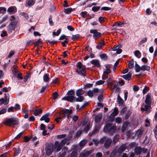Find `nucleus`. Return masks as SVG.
I'll use <instances>...</instances> for the list:
<instances>
[{
  "mask_svg": "<svg viewBox=\"0 0 157 157\" xmlns=\"http://www.w3.org/2000/svg\"><path fill=\"white\" fill-rule=\"evenodd\" d=\"M105 82L104 81L100 80L97 81L96 83V84L97 85H102V84H103Z\"/></svg>",
  "mask_w": 157,
  "mask_h": 157,
  "instance_id": "43",
  "label": "nucleus"
},
{
  "mask_svg": "<svg viewBox=\"0 0 157 157\" xmlns=\"http://www.w3.org/2000/svg\"><path fill=\"white\" fill-rule=\"evenodd\" d=\"M106 20V19L105 18L102 17H100L98 19V21L100 23L105 21Z\"/></svg>",
  "mask_w": 157,
  "mask_h": 157,
  "instance_id": "35",
  "label": "nucleus"
},
{
  "mask_svg": "<svg viewBox=\"0 0 157 157\" xmlns=\"http://www.w3.org/2000/svg\"><path fill=\"white\" fill-rule=\"evenodd\" d=\"M30 76V75L29 74H28L25 77L24 79V81L25 82H26L29 78Z\"/></svg>",
  "mask_w": 157,
  "mask_h": 157,
  "instance_id": "57",
  "label": "nucleus"
},
{
  "mask_svg": "<svg viewBox=\"0 0 157 157\" xmlns=\"http://www.w3.org/2000/svg\"><path fill=\"white\" fill-rule=\"evenodd\" d=\"M72 118L73 121L74 122H76L78 119V117L77 116L74 115Z\"/></svg>",
  "mask_w": 157,
  "mask_h": 157,
  "instance_id": "56",
  "label": "nucleus"
},
{
  "mask_svg": "<svg viewBox=\"0 0 157 157\" xmlns=\"http://www.w3.org/2000/svg\"><path fill=\"white\" fill-rule=\"evenodd\" d=\"M118 83L117 81H115L113 84H111V86L110 87V88L112 90H113L115 89V88H117Z\"/></svg>",
  "mask_w": 157,
  "mask_h": 157,
  "instance_id": "19",
  "label": "nucleus"
},
{
  "mask_svg": "<svg viewBox=\"0 0 157 157\" xmlns=\"http://www.w3.org/2000/svg\"><path fill=\"white\" fill-rule=\"evenodd\" d=\"M31 139V137H28L26 136H25L24 137V141L26 142H28Z\"/></svg>",
  "mask_w": 157,
  "mask_h": 157,
  "instance_id": "58",
  "label": "nucleus"
},
{
  "mask_svg": "<svg viewBox=\"0 0 157 157\" xmlns=\"http://www.w3.org/2000/svg\"><path fill=\"white\" fill-rule=\"evenodd\" d=\"M134 54L135 56L138 57L139 58H140V57L141 55V53L140 51L139 50H136L134 52Z\"/></svg>",
  "mask_w": 157,
  "mask_h": 157,
  "instance_id": "29",
  "label": "nucleus"
},
{
  "mask_svg": "<svg viewBox=\"0 0 157 157\" xmlns=\"http://www.w3.org/2000/svg\"><path fill=\"white\" fill-rule=\"evenodd\" d=\"M143 131L141 129H139L136 132V134L138 136H139L142 134Z\"/></svg>",
  "mask_w": 157,
  "mask_h": 157,
  "instance_id": "60",
  "label": "nucleus"
},
{
  "mask_svg": "<svg viewBox=\"0 0 157 157\" xmlns=\"http://www.w3.org/2000/svg\"><path fill=\"white\" fill-rule=\"evenodd\" d=\"M103 95H100L98 97V100L99 101H101L103 100Z\"/></svg>",
  "mask_w": 157,
  "mask_h": 157,
  "instance_id": "62",
  "label": "nucleus"
},
{
  "mask_svg": "<svg viewBox=\"0 0 157 157\" xmlns=\"http://www.w3.org/2000/svg\"><path fill=\"white\" fill-rule=\"evenodd\" d=\"M7 11L9 13H13L17 11V8L15 6H11L8 9Z\"/></svg>",
  "mask_w": 157,
  "mask_h": 157,
  "instance_id": "13",
  "label": "nucleus"
},
{
  "mask_svg": "<svg viewBox=\"0 0 157 157\" xmlns=\"http://www.w3.org/2000/svg\"><path fill=\"white\" fill-rule=\"evenodd\" d=\"M117 101L120 104H122L123 102V100L121 98L119 95H118L117 98Z\"/></svg>",
  "mask_w": 157,
  "mask_h": 157,
  "instance_id": "34",
  "label": "nucleus"
},
{
  "mask_svg": "<svg viewBox=\"0 0 157 157\" xmlns=\"http://www.w3.org/2000/svg\"><path fill=\"white\" fill-rule=\"evenodd\" d=\"M100 57L102 59H107V57L105 54H103L100 55Z\"/></svg>",
  "mask_w": 157,
  "mask_h": 157,
  "instance_id": "48",
  "label": "nucleus"
},
{
  "mask_svg": "<svg viewBox=\"0 0 157 157\" xmlns=\"http://www.w3.org/2000/svg\"><path fill=\"white\" fill-rule=\"evenodd\" d=\"M134 61L132 59L130 60L128 63V67L129 69H131L133 67Z\"/></svg>",
  "mask_w": 157,
  "mask_h": 157,
  "instance_id": "31",
  "label": "nucleus"
},
{
  "mask_svg": "<svg viewBox=\"0 0 157 157\" xmlns=\"http://www.w3.org/2000/svg\"><path fill=\"white\" fill-rule=\"evenodd\" d=\"M15 154L16 155H18L20 152V149L19 147H17V148L15 149Z\"/></svg>",
  "mask_w": 157,
  "mask_h": 157,
  "instance_id": "40",
  "label": "nucleus"
},
{
  "mask_svg": "<svg viewBox=\"0 0 157 157\" xmlns=\"http://www.w3.org/2000/svg\"><path fill=\"white\" fill-rule=\"evenodd\" d=\"M150 69V67L147 65H144L141 67V71H148Z\"/></svg>",
  "mask_w": 157,
  "mask_h": 157,
  "instance_id": "21",
  "label": "nucleus"
},
{
  "mask_svg": "<svg viewBox=\"0 0 157 157\" xmlns=\"http://www.w3.org/2000/svg\"><path fill=\"white\" fill-rule=\"evenodd\" d=\"M76 65L78 68L76 70L78 73L82 76H85L86 74L85 65H83L80 62L77 63Z\"/></svg>",
  "mask_w": 157,
  "mask_h": 157,
  "instance_id": "2",
  "label": "nucleus"
},
{
  "mask_svg": "<svg viewBox=\"0 0 157 157\" xmlns=\"http://www.w3.org/2000/svg\"><path fill=\"white\" fill-rule=\"evenodd\" d=\"M145 103L147 104L144 106L145 108H141V110L142 111H145L146 113L150 112V109L151 104V96L150 94H148L146 97L145 101Z\"/></svg>",
  "mask_w": 157,
  "mask_h": 157,
  "instance_id": "1",
  "label": "nucleus"
},
{
  "mask_svg": "<svg viewBox=\"0 0 157 157\" xmlns=\"http://www.w3.org/2000/svg\"><path fill=\"white\" fill-rule=\"evenodd\" d=\"M23 133V132H22L19 133L18 134L15 138V139H18L20 138V137L22 135Z\"/></svg>",
  "mask_w": 157,
  "mask_h": 157,
  "instance_id": "59",
  "label": "nucleus"
},
{
  "mask_svg": "<svg viewBox=\"0 0 157 157\" xmlns=\"http://www.w3.org/2000/svg\"><path fill=\"white\" fill-rule=\"evenodd\" d=\"M91 33L93 34V37L95 39H97L100 37L101 33L98 32L96 29H91L90 30Z\"/></svg>",
  "mask_w": 157,
  "mask_h": 157,
  "instance_id": "7",
  "label": "nucleus"
},
{
  "mask_svg": "<svg viewBox=\"0 0 157 157\" xmlns=\"http://www.w3.org/2000/svg\"><path fill=\"white\" fill-rule=\"evenodd\" d=\"M77 156V152L75 151H73L71 154L70 157H76Z\"/></svg>",
  "mask_w": 157,
  "mask_h": 157,
  "instance_id": "55",
  "label": "nucleus"
},
{
  "mask_svg": "<svg viewBox=\"0 0 157 157\" xmlns=\"http://www.w3.org/2000/svg\"><path fill=\"white\" fill-rule=\"evenodd\" d=\"M126 149H128V148L126 144L121 145L117 151L116 153V155H120Z\"/></svg>",
  "mask_w": 157,
  "mask_h": 157,
  "instance_id": "6",
  "label": "nucleus"
},
{
  "mask_svg": "<svg viewBox=\"0 0 157 157\" xmlns=\"http://www.w3.org/2000/svg\"><path fill=\"white\" fill-rule=\"evenodd\" d=\"M49 113H47L43 115L40 118V120L41 121H44L45 122L48 123L49 122L50 118L49 117Z\"/></svg>",
  "mask_w": 157,
  "mask_h": 157,
  "instance_id": "9",
  "label": "nucleus"
},
{
  "mask_svg": "<svg viewBox=\"0 0 157 157\" xmlns=\"http://www.w3.org/2000/svg\"><path fill=\"white\" fill-rule=\"evenodd\" d=\"M42 112L41 109H34L33 114L35 116H38Z\"/></svg>",
  "mask_w": 157,
  "mask_h": 157,
  "instance_id": "17",
  "label": "nucleus"
},
{
  "mask_svg": "<svg viewBox=\"0 0 157 157\" xmlns=\"http://www.w3.org/2000/svg\"><path fill=\"white\" fill-rule=\"evenodd\" d=\"M149 88L145 86L143 90V92L144 94L146 93L148 90Z\"/></svg>",
  "mask_w": 157,
  "mask_h": 157,
  "instance_id": "44",
  "label": "nucleus"
},
{
  "mask_svg": "<svg viewBox=\"0 0 157 157\" xmlns=\"http://www.w3.org/2000/svg\"><path fill=\"white\" fill-rule=\"evenodd\" d=\"M106 139V137L105 136H103L102 138L101 139V140L100 141V143L101 144L103 143L104 142V141H105Z\"/></svg>",
  "mask_w": 157,
  "mask_h": 157,
  "instance_id": "61",
  "label": "nucleus"
},
{
  "mask_svg": "<svg viewBox=\"0 0 157 157\" xmlns=\"http://www.w3.org/2000/svg\"><path fill=\"white\" fill-rule=\"evenodd\" d=\"M79 36V35L78 34H77L75 35H72L71 37V39L73 40H75L78 39Z\"/></svg>",
  "mask_w": 157,
  "mask_h": 157,
  "instance_id": "36",
  "label": "nucleus"
},
{
  "mask_svg": "<svg viewBox=\"0 0 157 157\" xmlns=\"http://www.w3.org/2000/svg\"><path fill=\"white\" fill-rule=\"evenodd\" d=\"M142 151V149L140 147H136L135 149V152L137 154H139Z\"/></svg>",
  "mask_w": 157,
  "mask_h": 157,
  "instance_id": "25",
  "label": "nucleus"
},
{
  "mask_svg": "<svg viewBox=\"0 0 157 157\" xmlns=\"http://www.w3.org/2000/svg\"><path fill=\"white\" fill-rule=\"evenodd\" d=\"M121 121L122 119L120 117H117L115 119V121L117 123L119 124L121 122Z\"/></svg>",
  "mask_w": 157,
  "mask_h": 157,
  "instance_id": "42",
  "label": "nucleus"
},
{
  "mask_svg": "<svg viewBox=\"0 0 157 157\" xmlns=\"http://www.w3.org/2000/svg\"><path fill=\"white\" fill-rule=\"evenodd\" d=\"M87 143V140H82L79 143V146L80 147H83L86 143Z\"/></svg>",
  "mask_w": 157,
  "mask_h": 157,
  "instance_id": "30",
  "label": "nucleus"
},
{
  "mask_svg": "<svg viewBox=\"0 0 157 157\" xmlns=\"http://www.w3.org/2000/svg\"><path fill=\"white\" fill-rule=\"evenodd\" d=\"M62 99L63 100H67L71 102V98H69L68 96L63 97L62 98Z\"/></svg>",
  "mask_w": 157,
  "mask_h": 157,
  "instance_id": "47",
  "label": "nucleus"
},
{
  "mask_svg": "<svg viewBox=\"0 0 157 157\" xmlns=\"http://www.w3.org/2000/svg\"><path fill=\"white\" fill-rule=\"evenodd\" d=\"M58 96V94L56 92H54L52 95V97L54 99H56Z\"/></svg>",
  "mask_w": 157,
  "mask_h": 157,
  "instance_id": "51",
  "label": "nucleus"
},
{
  "mask_svg": "<svg viewBox=\"0 0 157 157\" xmlns=\"http://www.w3.org/2000/svg\"><path fill=\"white\" fill-rule=\"evenodd\" d=\"M72 11V9L71 8H69L64 10V12L67 14L70 13Z\"/></svg>",
  "mask_w": 157,
  "mask_h": 157,
  "instance_id": "37",
  "label": "nucleus"
},
{
  "mask_svg": "<svg viewBox=\"0 0 157 157\" xmlns=\"http://www.w3.org/2000/svg\"><path fill=\"white\" fill-rule=\"evenodd\" d=\"M61 119V117H58L57 118H56L55 119V121H56V122L57 123H58L60 120Z\"/></svg>",
  "mask_w": 157,
  "mask_h": 157,
  "instance_id": "64",
  "label": "nucleus"
},
{
  "mask_svg": "<svg viewBox=\"0 0 157 157\" xmlns=\"http://www.w3.org/2000/svg\"><path fill=\"white\" fill-rule=\"evenodd\" d=\"M72 111L71 109H65L63 111V114L64 116H67V118L69 119L71 118V114Z\"/></svg>",
  "mask_w": 157,
  "mask_h": 157,
  "instance_id": "10",
  "label": "nucleus"
},
{
  "mask_svg": "<svg viewBox=\"0 0 157 157\" xmlns=\"http://www.w3.org/2000/svg\"><path fill=\"white\" fill-rule=\"evenodd\" d=\"M53 151V147H48L47 149L46 153L48 155H49Z\"/></svg>",
  "mask_w": 157,
  "mask_h": 157,
  "instance_id": "22",
  "label": "nucleus"
},
{
  "mask_svg": "<svg viewBox=\"0 0 157 157\" xmlns=\"http://www.w3.org/2000/svg\"><path fill=\"white\" fill-rule=\"evenodd\" d=\"M92 64L94 65V66L98 67H99L100 66V64L99 61L97 60H93L91 61Z\"/></svg>",
  "mask_w": 157,
  "mask_h": 157,
  "instance_id": "18",
  "label": "nucleus"
},
{
  "mask_svg": "<svg viewBox=\"0 0 157 157\" xmlns=\"http://www.w3.org/2000/svg\"><path fill=\"white\" fill-rule=\"evenodd\" d=\"M35 3L34 0H27L26 1L27 5L28 6H33Z\"/></svg>",
  "mask_w": 157,
  "mask_h": 157,
  "instance_id": "26",
  "label": "nucleus"
},
{
  "mask_svg": "<svg viewBox=\"0 0 157 157\" xmlns=\"http://www.w3.org/2000/svg\"><path fill=\"white\" fill-rule=\"evenodd\" d=\"M4 124L5 125L10 126L17 125L18 124L19 122L17 119L12 117L6 119Z\"/></svg>",
  "mask_w": 157,
  "mask_h": 157,
  "instance_id": "3",
  "label": "nucleus"
},
{
  "mask_svg": "<svg viewBox=\"0 0 157 157\" xmlns=\"http://www.w3.org/2000/svg\"><path fill=\"white\" fill-rule=\"evenodd\" d=\"M121 47V45L116 46L115 47H113L112 48V50L114 51H116V53L117 54L121 53L122 52V50L120 48Z\"/></svg>",
  "mask_w": 157,
  "mask_h": 157,
  "instance_id": "11",
  "label": "nucleus"
},
{
  "mask_svg": "<svg viewBox=\"0 0 157 157\" xmlns=\"http://www.w3.org/2000/svg\"><path fill=\"white\" fill-rule=\"evenodd\" d=\"M135 70L137 72H138L141 70V67H140L139 65L137 64L136 62Z\"/></svg>",
  "mask_w": 157,
  "mask_h": 157,
  "instance_id": "27",
  "label": "nucleus"
},
{
  "mask_svg": "<svg viewBox=\"0 0 157 157\" xmlns=\"http://www.w3.org/2000/svg\"><path fill=\"white\" fill-rule=\"evenodd\" d=\"M62 146L60 144H59L58 142H56L55 143V149H56L57 151H59L61 150Z\"/></svg>",
  "mask_w": 157,
  "mask_h": 157,
  "instance_id": "16",
  "label": "nucleus"
},
{
  "mask_svg": "<svg viewBox=\"0 0 157 157\" xmlns=\"http://www.w3.org/2000/svg\"><path fill=\"white\" fill-rule=\"evenodd\" d=\"M67 94L69 98H71V102L75 101V97L74 96L75 92L74 91L72 90H70L68 91Z\"/></svg>",
  "mask_w": 157,
  "mask_h": 157,
  "instance_id": "8",
  "label": "nucleus"
},
{
  "mask_svg": "<svg viewBox=\"0 0 157 157\" xmlns=\"http://www.w3.org/2000/svg\"><path fill=\"white\" fill-rule=\"evenodd\" d=\"M88 95L90 97H93V91L90 90L87 92Z\"/></svg>",
  "mask_w": 157,
  "mask_h": 157,
  "instance_id": "45",
  "label": "nucleus"
},
{
  "mask_svg": "<svg viewBox=\"0 0 157 157\" xmlns=\"http://www.w3.org/2000/svg\"><path fill=\"white\" fill-rule=\"evenodd\" d=\"M5 99L4 102V105H7L9 102V95L8 94H5Z\"/></svg>",
  "mask_w": 157,
  "mask_h": 157,
  "instance_id": "20",
  "label": "nucleus"
},
{
  "mask_svg": "<svg viewBox=\"0 0 157 157\" xmlns=\"http://www.w3.org/2000/svg\"><path fill=\"white\" fill-rule=\"evenodd\" d=\"M116 129V126L113 124H107L104 128V131L107 132L113 133L115 132Z\"/></svg>",
  "mask_w": 157,
  "mask_h": 157,
  "instance_id": "5",
  "label": "nucleus"
},
{
  "mask_svg": "<svg viewBox=\"0 0 157 157\" xmlns=\"http://www.w3.org/2000/svg\"><path fill=\"white\" fill-rule=\"evenodd\" d=\"M13 75L15 76H17V75L19 73H18V71L17 70H12Z\"/></svg>",
  "mask_w": 157,
  "mask_h": 157,
  "instance_id": "53",
  "label": "nucleus"
},
{
  "mask_svg": "<svg viewBox=\"0 0 157 157\" xmlns=\"http://www.w3.org/2000/svg\"><path fill=\"white\" fill-rule=\"evenodd\" d=\"M128 124L129 123L128 122H126L124 123V124H123L122 128V131L123 132H124V131L126 128L127 127V126L128 125Z\"/></svg>",
  "mask_w": 157,
  "mask_h": 157,
  "instance_id": "38",
  "label": "nucleus"
},
{
  "mask_svg": "<svg viewBox=\"0 0 157 157\" xmlns=\"http://www.w3.org/2000/svg\"><path fill=\"white\" fill-rule=\"evenodd\" d=\"M6 9L4 7H0V13L5 14L6 12Z\"/></svg>",
  "mask_w": 157,
  "mask_h": 157,
  "instance_id": "33",
  "label": "nucleus"
},
{
  "mask_svg": "<svg viewBox=\"0 0 157 157\" xmlns=\"http://www.w3.org/2000/svg\"><path fill=\"white\" fill-rule=\"evenodd\" d=\"M8 18V16L7 15L3 17L2 20H0V23H2L5 21Z\"/></svg>",
  "mask_w": 157,
  "mask_h": 157,
  "instance_id": "41",
  "label": "nucleus"
},
{
  "mask_svg": "<svg viewBox=\"0 0 157 157\" xmlns=\"http://www.w3.org/2000/svg\"><path fill=\"white\" fill-rule=\"evenodd\" d=\"M132 75L131 72H129L127 74L122 76V77L125 80H129L131 79Z\"/></svg>",
  "mask_w": 157,
  "mask_h": 157,
  "instance_id": "14",
  "label": "nucleus"
},
{
  "mask_svg": "<svg viewBox=\"0 0 157 157\" xmlns=\"http://www.w3.org/2000/svg\"><path fill=\"white\" fill-rule=\"evenodd\" d=\"M51 77L48 74H45L43 76V79L44 81L47 83H48Z\"/></svg>",
  "mask_w": 157,
  "mask_h": 157,
  "instance_id": "15",
  "label": "nucleus"
},
{
  "mask_svg": "<svg viewBox=\"0 0 157 157\" xmlns=\"http://www.w3.org/2000/svg\"><path fill=\"white\" fill-rule=\"evenodd\" d=\"M119 139V136L118 135H116L114 137L113 141L114 143H116L118 141Z\"/></svg>",
  "mask_w": 157,
  "mask_h": 157,
  "instance_id": "39",
  "label": "nucleus"
},
{
  "mask_svg": "<svg viewBox=\"0 0 157 157\" xmlns=\"http://www.w3.org/2000/svg\"><path fill=\"white\" fill-rule=\"evenodd\" d=\"M104 66V67L103 68L104 71L103 72L102 79L105 80L107 78V75L111 72L110 68L112 66L109 64H106Z\"/></svg>",
  "mask_w": 157,
  "mask_h": 157,
  "instance_id": "4",
  "label": "nucleus"
},
{
  "mask_svg": "<svg viewBox=\"0 0 157 157\" xmlns=\"http://www.w3.org/2000/svg\"><path fill=\"white\" fill-rule=\"evenodd\" d=\"M67 140L68 139H67L65 138L61 142L60 144L63 145L67 141Z\"/></svg>",
  "mask_w": 157,
  "mask_h": 157,
  "instance_id": "54",
  "label": "nucleus"
},
{
  "mask_svg": "<svg viewBox=\"0 0 157 157\" xmlns=\"http://www.w3.org/2000/svg\"><path fill=\"white\" fill-rule=\"evenodd\" d=\"M83 94L84 91L81 89H78L76 92V95L78 96H81Z\"/></svg>",
  "mask_w": 157,
  "mask_h": 157,
  "instance_id": "24",
  "label": "nucleus"
},
{
  "mask_svg": "<svg viewBox=\"0 0 157 157\" xmlns=\"http://www.w3.org/2000/svg\"><path fill=\"white\" fill-rule=\"evenodd\" d=\"M154 132L155 134V136L157 138V126L156 125L154 129Z\"/></svg>",
  "mask_w": 157,
  "mask_h": 157,
  "instance_id": "52",
  "label": "nucleus"
},
{
  "mask_svg": "<svg viewBox=\"0 0 157 157\" xmlns=\"http://www.w3.org/2000/svg\"><path fill=\"white\" fill-rule=\"evenodd\" d=\"M20 15L21 16H23L24 17L25 19H27L28 18L29 16L28 14L24 13H20Z\"/></svg>",
  "mask_w": 157,
  "mask_h": 157,
  "instance_id": "49",
  "label": "nucleus"
},
{
  "mask_svg": "<svg viewBox=\"0 0 157 157\" xmlns=\"http://www.w3.org/2000/svg\"><path fill=\"white\" fill-rule=\"evenodd\" d=\"M112 141V140L110 139H107L104 144V147L107 148H109L111 144Z\"/></svg>",
  "mask_w": 157,
  "mask_h": 157,
  "instance_id": "12",
  "label": "nucleus"
},
{
  "mask_svg": "<svg viewBox=\"0 0 157 157\" xmlns=\"http://www.w3.org/2000/svg\"><path fill=\"white\" fill-rule=\"evenodd\" d=\"M118 113V110L116 108L114 109L113 111L110 114L112 117H114Z\"/></svg>",
  "mask_w": 157,
  "mask_h": 157,
  "instance_id": "28",
  "label": "nucleus"
},
{
  "mask_svg": "<svg viewBox=\"0 0 157 157\" xmlns=\"http://www.w3.org/2000/svg\"><path fill=\"white\" fill-rule=\"evenodd\" d=\"M127 110L126 107H125L123 108L121 111V114H124L125 113Z\"/></svg>",
  "mask_w": 157,
  "mask_h": 157,
  "instance_id": "63",
  "label": "nucleus"
},
{
  "mask_svg": "<svg viewBox=\"0 0 157 157\" xmlns=\"http://www.w3.org/2000/svg\"><path fill=\"white\" fill-rule=\"evenodd\" d=\"M77 98H75V100L76 101L82 102L84 100V97L82 96H79Z\"/></svg>",
  "mask_w": 157,
  "mask_h": 157,
  "instance_id": "32",
  "label": "nucleus"
},
{
  "mask_svg": "<svg viewBox=\"0 0 157 157\" xmlns=\"http://www.w3.org/2000/svg\"><path fill=\"white\" fill-rule=\"evenodd\" d=\"M102 117L101 114H100L97 115L95 119V121L96 122H98L100 121Z\"/></svg>",
  "mask_w": 157,
  "mask_h": 157,
  "instance_id": "23",
  "label": "nucleus"
},
{
  "mask_svg": "<svg viewBox=\"0 0 157 157\" xmlns=\"http://www.w3.org/2000/svg\"><path fill=\"white\" fill-rule=\"evenodd\" d=\"M100 8L99 6H94L92 8V10L94 11H97Z\"/></svg>",
  "mask_w": 157,
  "mask_h": 157,
  "instance_id": "50",
  "label": "nucleus"
},
{
  "mask_svg": "<svg viewBox=\"0 0 157 157\" xmlns=\"http://www.w3.org/2000/svg\"><path fill=\"white\" fill-rule=\"evenodd\" d=\"M81 14L82 17L84 18L87 16V13L86 12H82L81 13Z\"/></svg>",
  "mask_w": 157,
  "mask_h": 157,
  "instance_id": "46",
  "label": "nucleus"
}]
</instances>
